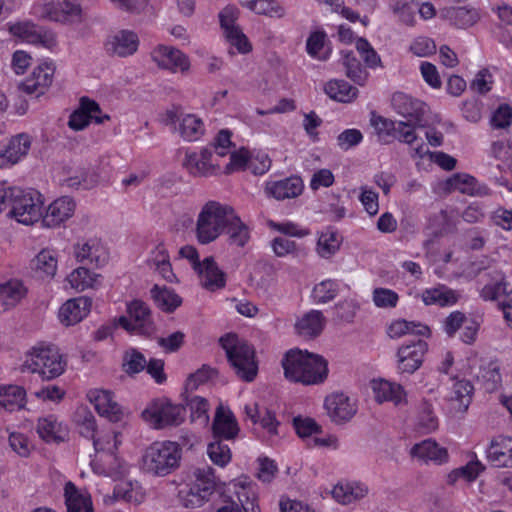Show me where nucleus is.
I'll list each match as a JSON object with an SVG mask.
<instances>
[{
    "instance_id": "nucleus-1",
    "label": "nucleus",
    "mask_w": 512,
    "mask_h": 512,
    "mask_svg": "<svg viewBox=\"0 0 512 512\" xmlns=\"http://www.w3.org/2000/svg\"><path fill=\"white\" fill-rule=\"evenodd\" d=\"M285 377L304 385H317L327 378L328 363L318 354L291 349L282 361Z\"/></svg>"
},
{
    "instance_id": "nucleus-2",
    "label": "nucleus",
    "mask_w": 512,
    "mask_h": 512,
    "mask_svg": "<svg viewBox=\"0 0 512 512\" xmlns=\"http://www.w3.org/2000/svg\"><path fill=\"white\" fill-rule=\"evenodd\" d=\"M181 454V448L176 442H154L142 455L141 469L153 476H166L178 468Z\"/></svg>"
},
{
    "instance_id": "nucleus-3",
    "label": "nucleus",
    "mask_w": 512,
    "mask_h": 512,
    "mask_svg": "<svg viewBox=\"0 0 512 512\" xmlns=\"http://www.w3.org/2000/svg\"><path fill=\"white\" fill-rule=\"evenodd\" d=\"M232 208L217 201H208L202 206L195 225V237L200 244H210L224 233Z\"/></svg>"
},
{
    "instance_id": "nucleus-4",
    "label": "nucleus",
    "mask_w": 512,
    "mask_h": 512,
    "mask_svg": "<svg viewBox=\"0 0 512 512\" xmlns=\"http://www.w3.org/2000/svg\"><path fill=\"white\" fill-rule=\"evenodd\" d=\"M220 344L237 377L246 382L253 381L258 372L254 348L234 334L221 337Z\"/></svg>"
},
{
    "instance_id": "nucleus-5",
    "label": "nucleus",
    "mask_w": 512,
    "mask_h": 512,
    "mask_svg": "<svg viewBox=\"0 0 512 512\" xmlns=\"http://www.w3.org/2000/svg\"><path fill=\"white\" fill-rule=\"evenodd\" d=\"M66 368L59 349L53 345H39L27 354L24 369L38 374L42 380H52L59 377Z\"/></svg>"
},
{
    "instance_id": "nucleus-6",
    "label": "nucleus",
    "mask_w": 512,
    "mask_h": 512,
    "mask_svg": "<svg viewBox=\"0 0 512 512\" xmlns=\"http://www.w3.org/2000/svg\"><path fill=\"white\" fill-rule=\"evenodd\" d=\"M216 481L211 467L196 468L192 471L184 488L179 491V497L187 508L203 506L214 493Z\"/></svg>"
},
{
    "instance_id": "nucleus-7",
    "label": "nucleus",
    "mask_w": 512,
    "mask_h": 512,
    "mask_svg": "<svg viewBox=\"0 0 512 512\" xmlns=\"http://www.w3.org/2000/svg\"><path fill=\"white\" fill-rule=\"evenodd\" d=\"M185 408L168 399L154 400L143 412V419L155 429L178 426L185 420Z\"/></svg>"
},
{
    "instance_id": "nucleus-8",
    "label": "nucleus",
    "mask_w": 512,
    "mask_h": 512,
    "mask_svg": "<svg viewBox=\"0 0 512 512\" xmlns=\"http://www.w3.org/2000/svg\"><path fill=\"white\" fill-rule=\"evenodd\" d=\"M42 204L41 195L38 192L16 187L8 216L15 218L21 224L31 225L42 217Z\"/></svg>"
},
{
    "instance_id": "nucleus-9",
    "label": "nucleus",
    "mask_w": 512,
    "mask_h": 512,
    "mask_svg": "<svg viewBox=\"0 0 512 512\" xmlns=\"http://www.w3.org/2000/svg\"><path fill=\"white\" fill-rule=\"evenodd\" d=\"M73 255L77 262L101 268L109 261V251L101 239L92 237L81 239L73 246Z\"/></svg>"
},
{
    "instance_id": "nucleus-10",
    "label": "nucleus",
    "mask_w": 512,
    "mask_h": 512,
    "mask_svg": "<svg viewBox=\"0 0 512 512\" xmlns=\"http://www.w3.org/2000/svg\"><path fill=\"white\" fill-rule=\"evenodd\" d=\"M43 17L64 24L79 23L83 19V10L77 0H52L42 7Z\"/></svg>"
},
{
    "instance_id": "nucleus-11",
    "label": "nucleus",
    "mask_w": 512,
    "mask_h": 512,
    "mask_svg": "<svg viewBox=\"0 0 512 512\" xmlns=\"http://www.w3.org/2000/svg\"><path fill=\"white\" fill-rule=\"evenodd\" d=\"M110 120L108 114H103L99 104L88 98H80L79 107L70 115L68 126L74 131L85 129L91 121L96 124H103Z\"/></svg>"
},
{
    "instance_id": "nucleus-12",
    "label": "nucleus",
    "mask_w": 512,
    "mask_h": 512,
    "mask_svg": "<svg viewBox=\"0 0 512 512\" xmlns=\"http://www.w3.org/2000/svg\"><path fill=\"white\" fill-rule=\"evenodd\" d=\"M222 498L235 503L241 511L260 512L254 487L246 480L238 479L230 482Z\"/></svg>"
},
{
    "instance_id": "nucleus-13",
    "label": "nucleus",
    "mask_w": 512,
    "mask_h": 512,
    "mask_svg": "<svg viewBox=\"0 0 512 512\" xmlns=\"http://www.w3.org/2000/svg\"><path fill=\"white\" fill-rule=\"evenodd\" d=\"M151 58L160 69H165L172 73H186L190 69L188 56L172 46H156L151 52Z\"/></svg>"
},
{
    "instance_id": "nucleus-14",
    "label": "nucleus",
    "mask_w": 512,
    "mask_h": 512,
    "mask_svg": "<svg viewBox=\"0 0 512 512\" xmlns=\"http://www.w3.org/2000/svg\"><path fill=\"white\" fill-rule=\"evenodd\" d=\"M118 323L129 332L146 333L152 324L150 310L144 302L134 300L128 305V317L121 316Z\"/></svg>"
},
{
    "instance_id": "nucleus-15",
    "label": "nucleus",
    "mask_w": 512,
    "mask_h": 512,
    "mask_svg": "<svg viewBox=\"0 0 512 512\" xmlns=\"http://www.w3.org/2000/svg\"><path fill=\"white\" fill-rule=\"evenodd\" d=\"M55 66L51 62H43L34 67L32 73L21 83V89L27 94L37 97L44 94L53 82Z\"/></svg>"
},
{
    "instance_id": "nucleus-16",
    "label": "nucleus",
    "mask_w": 512,
    "mask_h": 512,
    "mask_svg": "<svg viewBox=\"0 0 512 512\" xmlns=\"http://www.w3.org/2000/svg\"><path fill=\"white\" fill-rule=\"evenodd\" d=\"M324 408L329 418L338 424L350 421L357 412L356 402L343 393L327 396Z\"/></svg>"
},
{
    "instance_id": "nucleus-17",
    "label": "nucleus",
    "mask_w": 512,
    "mask_h": 512,
    "mask_svg": "<svg viewBox=\"0 0 512 512\" xmlns=\"http://www.w3.org/2000/svg\"><path fill=\"white\" fill-rule=\"evenodd\" d=\"M9 32L13 36L31 44H41L47 48H52L56 45V37L53 33L42 31L37 25L29 21L11 25Z\"/></svg>"
},
{
    "instance_id": "nucleus-18",
    "label": "nucleus",
    "mask_w": 512,
    "mask_h": 512,
    "mask_svg": "<svg viewBox=\"0 0 512 512\" xmlns=\"http://www.w3.org/2000/svg\"><path fill=\"white\" fill-rule=\"evenodd\" d=\"M427 351V343L418 340L410 345H403L398 350V369L401 373H414L422 364Z\"/></svg>"
},
{
    "instance_id": "nucleus-19",
    "label": "nucleus",
    "mask_w": 512,
    "mask_h": 512,
    "mask_svg": "<svg viewBox=\"0 0 512 512\" xmlns=\"http://www.w3.org/2000/svg\"><path fill=\"white\" fill-rule=\"evenodd\" d=\"M371 388L378 404L391 402L395 406H402L407 403V393L398 383L378 379L371 382Z\"/></svg>"
},
{
    "instance_id": "nucleus-20",
    "label": "nucleus",
    "mask_w": 512,
    "mask_h": 512,
    "mask_svg": "<svg viewBox=\"0 0 512 512\" xmlns=\"http://www.w3.org/2000/svg\"><path fill=\"white\" fill-rule=\"evenodd\" d=\"M75 208L76 202L72 198L60 197L48 206L42 222L49 228L58 227L73 216Z\"/></svg>"
},
{
    "instance_id": "nucleus-21",
    "label": "nucleus",
    "mask_w": 512,
    "mask_h": 512,
    "mask_svg": "<svg viewBox=\"0 0 512 512\" xmlns=\"http://www.w3.org/2000/svg\"><path fill=\"white\" fill-rule=\"evenodd\" d=\"M91 305V299L85 296L69 299L59 309L60 322L65 326L79 323L88 315Z\"/></svg>"
},
{
    "instance_id": "nucleus-22",
    "label": "nucleus",
    "mask_w": 512,
    "mask_h": 512,
    "mask_svg": "<svg viewBox=\"0 0 512 512\" xmlns=\"http://www.w3.org/2000/svg\"><path fill=\"white\" fill-rule=\"evenodd\" d=\"M391 102L394 110L399 115L410 119L414 124L422 122L425 113V104L420 100L414 99L403 92H396L392 96Z\"/></svg>"
},
{
    "instance_id": "nucleus-23",
    "label": "nucleus",
    "mask_w": 512,
    "mask_h": 512,
    "mask_svg": "<svg viewBox=\"0 0 512 512\" xmlns=\"http://www.w3.org/2000/svg\"><path fill=\"white\" fill-rule=\"evenodd\" d=\"M139 46V39L136 33L130 30H121L110 36L105 47L108 53L119 57H126L134 54Z\"/></svg>"
},
{
    "instance_id": "nucleus-24",
    "label": "nucleus",
    "mask_w": 512,
    "mask_h": 512,
    "mask_svg": "<svg viewBox=\"0 0 512 512\" xmlns=\"http://www.w3.org/2000/svg\"><path fill=\"white\" fill-rule=\"evenodd\" d=\"M304 185L300 177L291 176L278 181L266 183L265 192L268 196L278 201L298 197L303 191Z\"/></svg>"
},
{
    "instance_id": "nucleus-25",
    "label": "nucleus",
    "mask_w": 512,
    "mask_h": 512,
    "mask_svg": "<svg viewBox=\"0 0 512 512\" xmlns=\"http://www.w3.org/2000/svg\"><path fill=\"white\" fill-rule=\"evenodd\" d=\"M88 398L101 416H105L114 422L120 419L121 406L114 400L110 391L94 389L89 391Z\"/></svg>"
},
{
    "instance_id": "nucleus-26",
    "label": "nucleus",
    "mask_w": 512,
    "mask_h": 512,
    "mask_svg": "<svg viewBox=\"0 0 512 512\" xmlns=\"http://www.w3.org/2000/svg\"><path fill=\"white\" fill-rule=\"evenodd\" d=\"M410 454L423 463L433 462L437 465L448 461L446 448L441 447L435 440L429 438L416 443L411 448Z\"/></svg>"
},
{
    "instance_id": "nucleus-27",
    "label": "nucleus",
    "mask_w": 512,
    "mask_h": 512,
    "mask_svg": "<svg viewBox=\"0 0 512 512\" xmlns=\"http://www.w3.org/2000/svg\"><path fill=\"white\" fill-rule=\"evenodd\" d=\"M64 500L67 512H94L91 495L71 481L65 483Z\"/></svg>"
},
{
    "instance_id": "nucleus-28",
    "label": "nucleus",
    "mask_w": 512,
    "mask_h": 512,
    "mask_svg": "<svg viewBox=\"0 0 512 512\" xmlns=\"http://www.w3.org/2000/svg\"><path fill=\"white\" fill-rule=\"evenodd\" d=\"M224 233L230 246L245 247L251 239V229L244 223L234 208L230 213Z\"/></svg>"
},
{
    "instance_id": "nucleus-29",
    "label": "nucleus",
    "mask_w": 512,
    "mask_h": 512,
    "mask_svg": "<svg viewBox=\"0 0 512 512\" xmlns=\"http://www.w3.org/2000/svg\"><path fill=\"white\" fill-rule=\"evenodd\" d=\"M212 152L205 148L200 153H186L183 166L193 176L214 175L218 168L211 163Z\"/></svg>"
},
{
    "instance_id": "nucleus-30",
    "label": "nucleus",
    "mask_w": 512,
    "mask_h": 512,
    "mask_svg": "<svg viewBox=\"0 0 512 512\" xmlns=\"http://www.w3.org/2000/svg\"><path fill=\"white\" fill-rule=\"evenodd\" d=\"M325 324L326 319L321 311L310 310L296 321L294 327L299 336L313 339L322 333Z\"/></svg>"
},
{
    "instance_id": "nucleus-31",
    "label": "nucleus",
    "mask_w": 512,
    "mask_h": 512,
    "mask_svg": "<svg viewBox=\"0 0 512 512\" xmlns=\"http://www.w3.org/2000/svg\"><path fill=\"white\" fill-rule=\"evenodd\" d=\"M441 15L451 25L462 29L469 28L480 20L479 11L470 6L446 7L442 9Z\"/></svg>"
},
{
    "instance_id": "nucleus-32",
    "label": "nucleus",
    "mask_w": 512,
    "mask_h": 512,
    "mask_svg": "<svg viewBox=\"0 0 512 512\" xmlns=\"http://www.w3.org/2000/svg\"><path fill=\"white\" fill-rule=\"evenodd\" d=\"M487 457L496 467L512 466V439L507 437H497L492 440Z\"/></svg>"
},
{
    "instance_id": "nucleus-33",
    "label": "nucleus",
    "mask_w": 512,
    "mask_h": 512,
    "mask_svg": "<svg viewBox=\"0 0 512 512\" xmlns=\"http://www.w3.org/2000/svg\"><path fill=\"white\" fill-rule=\"evenodd\" d=\"M196 272L199 274L202 285L206 289L213 291L225 286L224 273L218 268L213 257L205 258Z\"/></svg>"
},
{
    "instance_id": "nucleus-34",
    "label": "nucleus",
    "mask_w": 512,
    "mask_h": 512,
    "mask_svg": "<svg viewBox=\"0 0 512 512\" xmlns=\"http://www.w3.org/2000/svg\"><path fill=\"white\" fill-rule=\"evenodd\" d=\"M175 131L183 140L193 142L204 135L205 125L198 115L187 113L181 116L180 122L175 126Z\"/></svg>"
},
{
    "instance_id": "nucleus-35",
    "label": "nucleus",
    "mask_w": 512,
    "mask_h": 512,
    "mask_svg": "<svg viewBox=\"0 0 512 512\" xmlns=\"http://www.w3.org/2000/svg\"><path fill=\"white\" fill-rule=\"evenodd\" d=\"M36 431L46 442H61L67 436V429L54 415L39 418Z\"/></svg>"
},
{
    "instance_id": "nucleus-36",
    "label": "nucleus",
    "mask_w": 512,
    "mask_h": 512,
    "mask_svg": "<svg viewBox=\"0 0 512 512\" xmlns=\"http://www.w3.org/2000/svg\"><path fill=\"white\" fill-rule=\"evenodd\" d=\"M383 126L395 139L411 147L410 155L413 153V144L417 140L415 127L422 126V123L414 124L410 119L406 122L384 120Z\"/></svg>"
},
{
    "instance_id": "nucleus-37",
    "label": "nucleus",
    "mask_w": 512,
    "mask_h": 512,
    "mask_svg": "<svg viewBox=\"0 0 512 512\" xmlns=\"http://www.w3.org/2000/svg\"><path fill=\"white\" fill-rule=\"evenodd\" d=\"M57 257L53 250L43 249L32 260L35 275L41 279H52L57 272Z\"/></svg>"
},
{
    "instance_id": "nucleus-38",
    "label": "nucleus",
    "mask_w": 512,
    "mask_h": 512,
    "mask_svg": "<svg viewBox=\"0 0 512 512\" xmlns=\"http://www.w3.org/2000/svg\"><path fill=\"white\" fill-rule=\"evenodd\" d=\"M213 432L217 437L233 439L239 432L238 424L229 410L219 407L213 421Z\"/></svg>"
},
{
    "instance_id": "nucleus-39",
    "label": "nucleus",
    "mask_w": 512,
    "mask_h": 512,
    "mask_svg": "<svg viewBox=\"0 0 512 512\" xmlns=\"http://www.w3.org/2000/svg\"><path fill=\"white\" fill-rule=\"evenodd\" d=\"M368 493L367 486L357 482L338 483L332 490L333 498L342 504H349L364 498Z\"/></svg>"
},
{
    "instance_id": "nucleus-40",
    "label": "nucleus",
    "mask_w": 512,
    "mask_h": 512,
    "mask_svg": "<svg viewBox=\"0 0 512 512\" xmlns=\"http://www.w3.org/2000/svg\"><path fill=\"white\" fill-rule=\"evenodd\" d=\"M459 299L456 291L446 286H438L426 289L422 293V300L426 305L449 306L454 305Z\"/></svg>"
},
{
    "instance_id": "nucleus-41",
    "label": "nucleus",
    "mask_w": 512,
    "mask_h": 512,
    "mask_svg": "<svg viewBox=\"0 0 512 512\" xmlns=\"http://www.w3.org/2000/svg\"><path fill=\"white\" fill-rule=\"evenodd\" d=\"M25 405V391L17 385L0 387V409L9 412L20 410Z\"/></svg>"
},
{
    "instance_id": "nucleus-42",
    "label": "nucleus",
    "mask_w": 512,
    "mask_h": 512,
    "mask_svg": "<svg viewBox=\"0 0 512 512\" xmlns=\"http://www.w3.org/2000/svg\"><path fill=\"white\" fill-rule=\"evenodd\" d=\"M239 2L243 7L258 15L276 18H283L286 15L285 8L275 0H239Z\"/></svg>"
},
{
    "instance_id": "nucleus-43",
    "label": "nucleus",
    "mask_w": 512,
    "mask_h": 512,
    "mask_svg": "<svg viewBox=\"0 0 512 512\" xmlns=\"http://www.w3.org/2000/svg\"><path fill=\"white\" fill-rule=\"evenodd\" d=\"M99 277V274L92 273L86 267H78L67 276V282L71 288L84 291L89 288H96L99 285Z\"/></svg>"
},
{
    "instance_id": "nucleus-44",
    "label": "nucleus",
    "mask_w": 512,
    "mask_h": 512,
    "mask_svg": "<svg viewBox=\"0 0 512 512\" xmlns=\"http://www.w3.org/2000/svg\"><path fill=\"white\" fill-rule=\"evenodd\" d=\"M325 93L333 100L351 102L357 97L358 89L344 80H330L324 87Z\"/></svg>"
},
{
    "instance_id": "nucleus-45",
    "label": "nucleus",
    "mask_w": 512,
    "mask_h": 512,
    "mask_svg": "<svg viewBox=\"0 0 512 512\" xmlns=\"http://www.w3.org/2000/svg\"><path fill=\"white\" fill-rule=\"evenodd\" d=\"M151 295L155 304L167 313L173 312L182 303L181 297L166 287L161 288L155 285L151 289Z\"/></svg>"
},
{
    "instance_id": "nucleus-46",
    "label": "nucleus",
    "mask_w": 512,
    "mask_h": 512,
    "mask_svg": "<svg viewBox=\"0 0 512 512\" xmlns=\"http://www.w3.org/2000/svg\"><path fill=\"white\" fill-rule=\"evenodd\" d=\"M430 330L428 326L416 322H408L406 320H397L388 327V335L390 338H400L411 334L418 336H428Z\"/></svg>"
},
{
    "instance_id": "nucleus-47",
    "label": "nucleus",
    "mask_w": 512,
    "mask_h": 512,
    "mask_svg": "<svg viewBox=\"0 0 512 512\" xmlns=\"http://www.w3.org/2000/svg\"><path fill=\"white\" fill-rule=\"evenodd\" d=\"M341 242L342 239L336 231L327 229L320 233L316 251L320 257L328 259L339 250Z\"/></svg>"
},
{
    "instance_id": "nucleus-48",
    "label": "nucleus",
    "mask_w": 512,
    "mask_h": 512,
    "mask_svg": "<svg viewBox=\"0 0 512 512\" xmlns=\"http://www.w3.org/2000/svg\"><path fill=\"white\" fill-rule=\"evenodd\" d=\"M342 64L346 69V75L352 81L359 85H363L367 79L368 73L362 67L360 61L356 58L353 51H341Z\"/></svg>"
},
{
    "instance_id": "nucleus-49",
    "label": "nucleus",
    "mask_w": 512,
    "mask_h": 512,
    "mask_svg": "<svg viewBox=\"0 0 512 512\" xmlns=\"http://www.w3.org/2000/svg\"><path fill=\"white\" fill-rule=\"evenodd\" d=\"M26 292L21 281L10 280L0 285V301L6 307H13L26 295Z\"/></svg>"
},
{
    "instance_id": "nucleus-50",
    "label": "nucleus",
    "mask_w": 512,
    "mask_h": 512,
    "mask_svg": "<svg viewBox=\"0 0 512 512\" xmlns=\"http://www.w3.org/2000/svg\"><path fill=\"white\" fill-rule=\"evenodd\" d=\"M91 464L97 473L109 476L117 473L121 468L116 452L96 453L95 459Z\"/></svg>"
},
{
    "instance_id": "nucleus-51",
    "label": "nucleus",
    "mask_w": 512,
    "mask_h": 512,
    "mask_svg": "<svg viewBox=\"0 0 512 512\" xmlns=\"http://www.w3.org/2000/svg\"><path fill=\"white\" fill-rule=\"evenodd\" d=\"M426 155H429L431 160H433L436 164L445 170H452L456 166V160L453 157L444 152H430L424 143H421L413 148L411 157L423 158Z\"/></svg>"
},
{
    "instance_id": "nucleus-52",
    "label": "nucleus",
    "mask_w": 512,
    "mask_h": 512,
    "mask_svg": "<svg viewBox=\"0 0 512 512\" xmlns=\"http://www.w3.org/2000/svg\"><path fill=\"white\" fill-rule=\"evenodd\" d=\"M32 144V138L26 133L17 134L5 145L14 159L19 163L24 159Z\"/></svg>"
},
{
    "instance_id": "nucleus-53",
    "label": "nucleus",
    "mask_w": 512,
    "mask_h": 512,
    "mask_svg": "<svg viewBox=\"0 0 512 512\" xmlns=\"http://www.w3.org/2000/svg\"><path fill=\"white\" fill-rule=\"evenodd\" d=\"M74 420L82 436L92 439L95 437L96 420L89 410L83 407L77 409Z\"/></svg>"
},
{
    "instance_id": "nucleus-54",
    "label": "nucleus",
    "mask_w": 512,
    "mask_h": 512,
    "mask_svg": "<svg viewBox=\"0 0 512 512\" xmlns=\"http://www.w3.org/2000/svg\"><path fill=\"white\" fill-rule=\"evenodd\" d=\"M210 460L220 467L226 466L231 461V451L228 445L220 440L211 442L207 447Z\"/></svg>"
},
{
    "instance_id": "nucleus-55",
    "label": "nucleus",
    "mask_w": 512,
    "mask_h": 512,
    "mask_svg": "<svg viewBox=\"0 0 512 512\" xmlns=\"http://www.w3.org/2000/svg\"><path fill=\"white\" fill-rule=\"evenodd\" d=\"M327 34L324 30H316L309 34L306 41V52L309 56L318 60L324 61L327 55H321V50L324 47Z\"/></svg>"
},
{
    "instance_id": "nucleus-56",
    "label": "nucleus",
    "mask_w": 512,
    "mask_h": 512,
    "mask_svg": "<svg viewBox=\"0 0 512 512\" xmlns=\"http://www.w3.org/2000/svg\"><path fill=\"white\" fill-rule=\"evenodd\" d=\"M119 434L115 431L102 432L98 437L93 438V445L97 454L108 452H116L120 440Z\"/></svg>"
},
{
    "instance_id": "nucleus-57",
    "label": "nucleus",
    "mask_w": 512,
    "mask_h": 512,
    "mask_svg": "<svg viewBox=\"0 0 512 512\" xmlns=\"http://www.w3.org/2000/svg\"><path fill=\"white\" fill-rule=\"evenodd\" d=\"M338 292V285L335 281L327 279L318 283L312 292V296L317 303H327L333 300Z\"/></svg>"
},
{
    "instance_id": "nucleus-58",
    "label": "nucleus",
    "mask_w": 512,
    "mask_h": 512,
    "mask_svg": "<svg viewBox=\"0 0 512 512\" xmlns=\"http://www.w3.org/2000/svg\"><path fill=\"white\" fill-rule=\"evenodd\" d=\"M473 385L467 380H457L453 385V393L459 402V409L466 410L471 402Z\"/></svg>"
},
{
    "instance_id": "nucleus-59",
    "label": "nucleus",
    "mask_w": 512,
    "mask_h": 512,
    "mask_svg": "<svg viewBox=\"0 0 512 512\" xmlns=\"http://www.w3.org/2000/svg\"><path fill=\"white\" fill-rule=\"evenodd\" d=\"M187 406L191 412L192 421L200 420L201 423L205 424L208 421V407L207 400L200 396H193L187 400Z\"/></svg>"
},
{
    "instance_id": "nucleus-60",
    "label": "nucleus",
    "mask_w": 512,
    "mask_h": 512,
    "mask_svg": "<svg viewBox=\"0 0 512 512\" xmlns=\"http://www.w3.org/2000/svg\"><path fill=\"white\" fill-rule=\"evenodd\" d=\"M480 381L487 392H493L501 385V374L499 368L493 365L484 367L481 370Z\"/></svg>"
},
{
    "instance_id": "nucleus-61",
    "label": "nucleus",
    "mask_w": 512,
    "mask_h": 512,
    "mask_svg": "<svg viewBox=\"0 0 512 512\" xmlns=\"http://www.w3.org/2000/svg\"><path fill=\"white\" fill-rule=\"evenodd\" d=\"M146 366V358L135 349L127 351L123 358V367L128 374L142 371Z\"/></svg>"
},
{
    "instance_id": "nucleus-62",
    "label": "nucleus",
    "mask_w": 512,
    "mask_h": 512,
    "mask_svg": "<svg viewBox=\"0 0 512 512\" xmlns=\"http://www.w3.org/2000/svg\"><path fill=\"white\" fill-rule=\"evenodd\" d=\"M359 201L364 210L370 215L375 216L379 211V195L368 186L360 187Z\"/></svg>"
},
{
    "instance_id": "nucleus-63",
    "label": "nucleus",
    "mask_w": 512,
    "mask_h": 512,
    "mask_svg": "<svg viewBox=\"0 0 512 512\" xmlns=\"http://www.w3.org/2000/svg\"><path fill=\"white\" fill-rule=\"evenodd\" d=\"M356 49L368 67L374 68L380 64L379 55L365 38L356 40Z\"/></svg>"
},
{
    "instance_id": "nucleus-64",
    "label": "nucleus",
    "mask_w": 512,
    "mask_h": 512,
    "mask_svg": "<svg viewBox=\"0 0 512 512\" xmlns=\"http://www.w3.org/2000/svg\"><path fill=\"white\" fill-rule=\"evenodd\" d=\"M398 294L387 288H376L373 291V302L380 308H392L397 305Z\"/></svg>"
}]
</instances>
